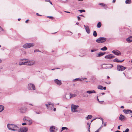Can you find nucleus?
I'll use <instances>...</instances> for the list:
<instances>
[{
  "mask_svg": "<svg viewBox=\"0 0 132 132\" xmlns=\"http://www.w3.org/2000/svg\"><path fill=\"white\" fill-rule=\"evenodd\" d=\"M7 126L9 129L11 130L16 131L19 129L18 126L14 124H8Z\"/></svg>",
  "mask_w": 132,
  "mask_h": 132,
  "instance_id": "nucleus-1",
  "label": "nucleus"
},
{
  "mask_svg": "<svg viewBox=\"0 0 132 132\" xmlns=\"http://www.w3.org/2000/svg\"><path fill=\"white\" fill-rule=\"evenodd\" d=\"M47 109L48 110H52L54 107V104L50 102H47V104H45Z\"/></svg>",
  "mask_w": 132,
  "mask_h": 132,
  "instance_id": "nucleus-2",
  "label": "nucleus"
},
{
  "mask_svg": "<svg viewBox=\"0 0 132 132\" xmlns=\"http://www.w3.org/2000/svg\"><path fill=\"white\" fill-rule=\"evenodd\" d=\"M106 40V38L104 37H100L96 40L97 43H101L105 42Z\"/></svg>",
  "mask_w": 132,
  "mask_h": 132,
  "instance_id": "nucleus-3",
  "label": "nucleus"
},
{
  "mask_svg": "<svg viewBox=\"0 0 132 132\" xmlns=\"http://www.w3.org/2000/svg\"><path fill=\"white\" fill-rule=\"evenodd\" d=\"M28 89L29 90H34L36 89L35 86L33 84L30 83L28 86Z\"/></svg>",
  "mask_w": 132,
  "mask_h": 132,
  "instance_id": "nucleus-4",
  "label": "nucleus"
},
{
  "mask_svg": "<svg viewBox=\"0 0 132 132\" xmlns=\"http://www.w3.org/2000/svg\"><path fill=\"white\" fill-rule=\"evenodd\" d=\"M34 46V44L33 43H26L23 45V47L24 48H27L32 47Z\"/></svg>",
  "mask_w": 132,
  "mask_h": 132,
  "instance_id": "nucleus-5",
  "label": "nucleus"
},
{
  "mask_svg": "<svg viewBox=\"0 0 132 132\" xmlns=\"http://www.w3.org/2000/svg\"><path fill=\"white\" fill-rule=\"evenodd\" d=\"M117 70L119 71H122L124 70L126 68L123 67V66L118 65L117 66Z\"/></svg>",
  "mask_w": 132,
  "mask_h": 132,
  "instance_id": "nucleus-6",
  "label": "nucleus"
},
{
  "mask_svg": "<svg viewBox=\"0 0 132 132\" xmlns=\"http://www.w3.org/2000/svg\"><path fill=\"white\" fill-rule=\"evenodd\" d=\"M78 105H75L73 104L71 105V110L73 112H75L77 111L76 109L78 107Z\"/></svg>",
  "mask_w": 132,
  "mask_h": 132,
  "instance_id": "nucleus-7",
  "label": "nucleus"
},
{
  "mask_svg": "<svg viewBox=\"0 0 132 132\" xmlns=\"http://www.w3.org/2000/svg\"><path fill=\"white\" fill-rule=\"evenodd\" d=\"M28 130V128L23 127L19 129L18 132H27Z\"/></svg>",
  "mask_w": 132,
  "mask_h": 132,
  "instance_id": "nucleus-8",
  "label": "nucleus"
},
{
  "mask_svg": "<svg viewBox=\"0 0 132 132\" xmlns=\"http://www.w3.org/2000/svg\"><path fill=\"white\" fill-rule=\"evenodd\" d=\"M28 111V109L25 107H21L20 109V112L21 113H25Z\"/></svg>",
  "mask_w": 132,
  "mask_h": 132,
  "instance_id": "nucleus-9",
  "label": "nucleus"
},
{
  "mask_svg": "<svg viewBox=\"0 0 132 132\" xmlns=\"http://www.w3.org/2000/svg\"><path fill=\"white\" fill-rule=\"evenodd\" d=\"M115 57V56L112 54L108 55L105 56V58L106 59H111Z\"/></svg>",
  "mask_w": 132,
  "mask_h": 132,
  "instance_id": "nucleus-10",
  "label": "nucleus"
},
{
  "mask_svg": "<svg viewBox=\"0 0 132 132\" xmlns=\"http://www.w3.org/2000/svg\"><path fill=\"white\" fill-rule=\"evenodd\" d=\"M112 52L117 55H119L121 54V52L118 50H113L112 51Z\"/></svg>",
  "mask_w": 132,
  "mask_h": 132,
  "instance_id": "nucleus-11",
  "label": "nucleus"
},
{
  "mask_svg": "<svg viewBox=\"0 0 132 132\" xmlns=\"http://www.w3.org/2000/svg\"><path fill=\"white\" fill-rule=\"evenodd\" d=\"M57 129H55V126H51L50 128V131L51 132H56Z\"/></svg>",
  "mask_w": 132,
  "mask_h": 132,
  "instance_id": "nucleus-12",
  "label": "nucleus"
},
{
  "mask_svg": "<svg viewBox=\"0 0 132 132\" xmlns=\"http://www.w3.org/2000/svg\"><path fill=\"white\" fill-rule=\"evenodd\" d=\"M24 120H27L29 122V125H31L32 123V120L30 118H29L27 117H24Z\"/></svg>",
  "mask_w": 132,
  "mask_h": 132,
  "instance_id": "nucleus-13",
  "label": "nucleus"
},
{
  "mask_svg": "<svg viewBox=\"0 0 132 132\" xmlns=\"http://www.w3.org/2000/svg\"><path fill=\"white\" fill-rule=\"evenodd\" d=\"M54 81L55 83L59 85H60L62 84L61 81L57 79H55Z\"/></svg>",
  "mask_w": 132,
  "mask_h": 132,
  "instance_id": "nucleus-14",
  "label": "nucleus"
},
{
  "mask_svg": "<svg viewBox=\"0 0 132 132\" xmlns=\"http://www.w3.org/2000/svg\"><path fill=\"white\" fill-rule=\"evenodd\" d=\"M106 53L105 52H100L97 54L96 56L99 57L104 55Z\"/></svg>",
  "mask_w": 132,
  "mask_h": 132,
  "instance_id": "nucleus-15",
  "label": "nucleus"
},
{
  "mask_svg": "<svg viewBox=\"0 0 132 132\" xmlns=\"http://www.w3.org/2000/svg\"><path fill=\"white\" fill-rule=\"evenodd\" d=\"M29 62L30 66H31L35 64L36 62L34 60H29Z\"/></svg>",
  "mask_w": 132,
  "mask_h": 132,
  "instance_id": "nucleus-16",
  "label": "nucleus"
},
{
  "mask_svg": "<svg viewBox=\"0 0 132 132\" xmlns=\"http://www.w3.org/2000/svg\"><path fill=\"white\" fill-rule=\"evenodd\" d=\"M24 60L25 61L24 62V65H28L30 66L29 62V60L28 59H24Z\"/></svg>",
  "mask_w": 132,
  "mask_h": 132,
  "instance_id": "nucleus-17",
  "label": "nucleus"
},
{
  "mask_svg": "<svg viewBox=\"0 0 132 132\" xmlns=\"http://www.w3.org/2000/svg\"><path fill=\"white\" fill-rule=\"evenodd\" d=\"M125 119V116L122 114H120L119 118V119L121 121H123Z\"/></svg>",
  "mask_w": 132,
  "mask_h": 132,
  "instance_id": "nucleus-18",
  "label": "nucleus"
},
{
  "mask_svg": "<svg viewBox=\"0 0 132 132\" xmlns=\"http://www.w3.org/2000/svg\"><path fill=\"white\" fill-rule=\"evenodd\" d=\"M123 112L125 113L128 114L129 113H131V110H123Z\"/></svg>",
  "mask_w": 132,
  "mask_h": 132,
  "instance_id": "nucleus-19",
  "label": "nucleus"
},
{
  "mask_svg": "<svg viewBox=\"0 0 132 132\" xmlns=\"http://www.w3.org/2000/svg\"><path fill=\"white\" fill-rule=\"evenodd\" d=\"M124 61V60H122L121 61L119 60L117 58H116L113 60L114 62H121Z\"/></svg>",
  "mask_w": 132,
  "mask_h": 132,
  "instance_id": "nucleus-20",
  "label": "nucleus"
},
{
  "mask_svg": "<svg viewBox=\"0 0 132 132\" xmlns=\"http://www.w3.org/2000/svg\"><path fill=\"white\" fill-rule=\"evenodd\" d=\"M99 5L103 6L104 7V8L105 9H106L107 8V5L103 3H100L99 4Z\"/></svg>",
  "mask_w": 132,
  "mask_h": 132,
  "instance_id": "nucleus-21",
  "label": "nucleus"
},
{
  "mask_svg": "<svg viewBox=\"0 0 132 132\" xmlns=\"http://www.w3.org/2000/svg\"><path fill=\"white\" fill-rule=\"evenodd\" d=\"M86 93H87L90 94L92 93H96V92L94 90H88L86 92Z\"/></svg>",
  "mask_w": 132,
  "mask_h": 132,
  "instance_id": "nucleus-22",
  "label": "nucleus"
},
{
  "mask_svg": "<svg viewBox=\"0 0 132 132\" xmlns=\"http://www.w3.org/2000/svg\"><path fill=\"white\" fill-rule=\"evenodd\" d=\"M85 30L87 33L89 34L90 33V29L88 26H87V27L86 28Z\"/></svg>",
  "mask_w": 132,
  "mask_h": 132,
  "instance_id": "nucleus-23",
  "label": "nucleus"
},
{
  "mask_svg": "<svg viewBox=\"0 0 132 132\" xmlns=\"http://www.w3.org/2000/svg\"><path fill=\"white\" fill-rule=\"evenodd\" d=\"M77 96V95L76 94H70V95L69 96L70 97H69V99L70 98H72L73 97H76Z\"/></svg>",
  "mask_w": 132,
  "mask_h": 132,
  "instance_id": "nucleus-24",
  "label": "nucleus"
},
{
  "mask_svg": "<svg viewBox=\"0 0 132 132\" xmlns=\"http://www.w3.org/2000/svg\"><path fill=\"white\" fill-rule=\"evenodd\" d=\"M126 40L128 43H130L132 42V38H130V37H129L126 39Z\"/></svg>",
  "mask_w": 132,
  "mask_h": 132,
  "instance_id": "nucleus-25",
  "label": "nucleus"
},
{
  "mask_svg": "<svg viewBox=\"0 0 132 132\" xmlns=\"http://www.w3.org/2000/svg\"><path fill=\"white\" fill-rule=\"evenodd\" d=\"M4 109V106L3 105H0V112H2Z\"/></svg>",
  "mask_w": 132,
  "mask_h": 132,
  "instance_id": "nucleus-26",
  "label": "nucleus"
},
{
  "mask_svg": "<svg viewBox=\"0 0 132 132\" xmlns=\"http://www.w3.org/2000/svg\"><path fill=\"white\" fill-rule=\"evenodd\" d=\"M92 116L91 115H88L87 117H86V120H88L92 118Z\"/></svg>",
  "mask_w": 132,
  "mask_h": 132,
  "instance_id": "nucleus-27",
  "label": "nucleus"
},
{
  "mask_svg": "<svg viewBox=\"0 0 132 132\" xmlns=\"http://www.w3.org/2000/svg\"><path fill=\"white\" fill-rule=\"evenodd\" d=\"M101 24L100 22H99L97 23V27L98 28H100L101 27Z\"/></svg>",
  "mask_w": 132,
  "mask_h": 132,
  "instance_id": "nucleus-28",
  "label": "nucleus"
},
{
  "mask_svg": "<svg viewBox=\"0 0 132 132\" xmlns=\"http://www.w3.org/2000/svg\"><path fill=\"white\" fill-rule=\"evenodd\" d=\"M107 49V48L106 46H104L103 47L101 48V50L102 51H106Z\"/></svg>",
  "mask_w": 132,
  "mask_h": 132,
  "instance_id": "nucleus-29",
  "label": "nucleus"
},
{
  "mask_svg": "<svg viewBox=\"0 0 132 132\" xmlns=\"http://www.w3.org/2000/svg\"><path fill=\"white\" fill-rule=\"evenodd\" d=\"M93 35L95 37H96L97 36V34L96 31H94L93 32Z\"/></svg>",
  "mask_w": 132,
  "mask_h": 132,
  "instance_id": "nucleus-30",
  "label": "nucleus"
},
{
  "mask_svg": "<svg viewBox=\"0 0 132 132\" xmlns=\"http://www.w3.org/2000/svg\"><path fill=\"white\" fill-rule=\"evenodd\" d=\"M103 87L101 85H99L98 86L97 88L98 89H100L103 90Z\"/></svg>",
  "mask_w": 132,
  "mask_h": 132,
  "instance_id": "nucleus-31",
  "label": "nucleus"
},
{
  "mask_svg": "<svg viewBox=\"0 0 132 132\" xmlns=\"http://www.w3.org/2000/svg\"><path fill=\"white\" fill-rule=\"evenodd\" d=\"M108 65V66L107 67L109 68H111L113 67V65L112 64H109Z\"/></svg>",
  "mask_w": 132,
  "mask_h": 132,
  "instance_id": "nucleus-32",
  "label": "nucleus"
},
{
  "mask_svg": "<svg viewBox=\"0 0 132 132\" xmlns=\"http://www.w3.org/2000/svg\"><path fill=\"white\" fill-rule=\"evenodd\" d=\"M126 4H130L131 3V0H126L125 1Z\"/></svg>",
  "mask_w": 132,
  "mask_h": 132,
  "instance_id": "nucleus-33",
  "label": "nucleus"
},
{
  "mask_svg": "<svg viewBox=\"0 0 132 132\" xmlns=\"http://www.w3.org/2000/svg\"><path fill=\"white\" fill-rule=\"evenodd\" d=\"M91 123H90L89 122H88L87 123V124L88 125L89 127L88 128V131H89V129H90V125Z\"/></svg>",
  "mask_w": 132,
  "mask_h": 132,
  "instance_id": "nucleus-34",
  "label": "nucleus"
},
{
  "mask_svg": "<svg viewBox=\"0 0 132 132\" xmlns=\"http://www.w3.org/2000/svg\"><path fill=\"white\" fill-rule=\"evenodd\" d=\"M79 11L81 13H82L83 12H85L86 11L85 10H79Z\"/></svg>",
  "mask_w": 132,
  "mask_h": 132,
  "instance_id": "nucleus-35",
  "label": "nucleus"
},
{
  "mask_svg": "<svg viewBox=\"0 0 132 132\" xmlns=\"http://www.w3.org/2000/svg\"><path fill=\"white\" fill-rule=\"evenodd\" d=\"M98 50L97 49H94L93 50H90V51L91 52H95L96 51H97Z\"/></svg>",
  "mask_w": 132,
  "mask_h": 132,
  "instance_id": "nucleus-36",
  "label": "nucleus"
},
{
  "mask_svg": "<svg viewBox=\"0 0 132 132\" xmlns=\"http://www.w3.org/2000/svg\"><path fill=\"white\" fill-rule=\"evenodd\" d=\"M81 80L80 79H79V78H76V79H74L73 80V81H75V80Z\"/></svg>",
  "mask_w": 132,
  "mask_h": 132,
  "instance_id": "nucleus-37",
  "label": "nucleus"
},
{
  "mask_svg": "<svg viewBox=\"0 0 132 132\" xmlns=\"http://www.w3.org/2000/svg\"><path fill=\"white\" fill-rule=\"evenodd\" d=\"M129 131V129H128V128H127L126 129L125 131H123V132H128Z\"/></svg>",
  "mask_w": 132,
  "mask_h": 132,
  "instance_id": "nucleus-38",
  "label": "nucleus"
},
{
  "mask_svg": "<svg viewBox=\"0 0 132 132\" xmlns=\"http://www.w3.org/2000/svg\"><path fill=\"white\" fill-rule=\"evenodd\" d=\"M101 127H101L98 129L95 132H99V129H100L101 128Z\"/></svg>",
  "mask_w": 132,
  "mask_h": 132,
  "instance_id": "nucleus-39",
  "label": "nucleus"
},
{
  "mask_svg": "<svg viewBox=\"0 0 132 132\" xmlns=\"http://www.w3.org/2000/svg\"><path fill=\"white\" fill-rule=\"evenodd\" d=\"M65 127H63L62 128V130L61 131H62L64 130L65 129Z\"/></svg>",
  "mask_w": 132,
  "mask_h": 132,
  "instance_id": "nucleus-40",
  "label": "nucleus"
},
{
  "mask_svg": "<svg viewBox=\"0 0 132 132\" xmlns=\"http://www.w3.org/2000/svg\"><path fill=\"white\" fill-rule=\"evenodd\" d=\"M38 51H39V50H35L34 51V52H38Z\"/></svg>",
  "mask_w": 132,
  "mask_h": 132,
  "instance_id": "nucleus-41",
  "label": "nucleus"
},
{
  "mask_svg": "<svg viewBox=\"0 0 132 132\" xmlns=\"http://www.w3.org/2000/svg\"><path fill=\"white\" fill-rule=\"evenodd\" d=\"M47 17L50 19H52L53 18L52 16H48Z\"/></svg>",
  "mask_w": 132,
  "mask_h": 132,
  "instance_id": "nucleus-42",
  "label": "nucleus"
},
{
  "mask_svg": "<svg viewBox=\"0 0 132 132\" xmlns=\"http://www.w3.org/2000/svg\"><path fill=\"white\" fill-rule=\"evenodd\" d=\"M23 63H24V62H22V63H19V65H24V64H23Z\"/></svg>",
  "mask_w": 132,
  "mask_h": 132,
  "instance_id": "nucleus-43",
  "label": "nucleus"
},
{
  "mask_svg": "<svg viewBox=\"0 0 132 132\" xmlns=\"http://www.w3.org/2000/svg\"><path fill=\"white\" fill-rule=\"evenodd\" d=\"M0 30L2 31H4L3 29L1 26L0 27Z\"/></svg>",
  "mask_w": 132,
  "mask_h": 132,
  "instance_id": "nucleus-44",
  "label": "nucleus"
},
{
  "mask_svg": "<svg viewBox=\"0 0 132 132\" xmlns=\"http://www.w3.org/2000/svg\"><path fill=\"white\" fill-rule=\"evenodd\" d=\"M26 123L25 122L23 123H22V125H26Z\"/></svg>",
  "mask_w": 132,
  "mask_h": 132,
  "instance_id": "nucleus-45",
  "label": "nucleus"
},
{
  "mask_svg": "<svg viewBox=\"0 0 132 132\" xmlns=\"http://www.w3.org/2000/svg\"><path fill=\"white\" fill-rule=\"evenodd\" d=\"M78 20H80V18L79 16L77 17Z\"/></svg>",
  "mask_w": 132,
  "mask_h": 132,
  "instance_id": "nucleus-46",
  "label": "nucleus"
},
{
  "mask_svg": "<svg viewBox=\"0 0 132 132\" xmlns=\"http://www.w3.org/2000/svg\"><path fill=\"white\" fill-rule=\"evenodd\" d=\"M106 122H105L104 123V126H106Z\"/></svg>",
  "mask_w": 132,
  "mask_h": 132,
  "instance_id": "nucleus-47",
  "label": "nucleus"
},
{
  "mask_svg": "<svg viewBox=\"0 0 132 132\" xmlns=\"http://www.w3.org/2000/svg\"><path fill=\"white\" fill-rule=\"evenodd\" d=\"M105 82L107 84H109L111 83V82L110 81H109L108 82Z\"/></svg>",
  "mask_w": 132,
  "mask_h": 132,
  "instance_id": "nucleus-48",
  "label": "nucleus"
},
{
  "mask_svg": "<svg viewBox=\"0 0 132 132\" xmlns=\"http://www.w3.org/2000/svg\"><path fill=\"white\" fill-rule=\"evenodd\" d=\"M106 87H103V89H104V90H105L106 89Z\"/></svg>",
  "mask_w": 132,
  "mask_h": 132,
  "instance_id": "nucleus-49",
  "label": "nucleus"
},
{
  "mask_svg": "<svg viewBox=\"0 0 132 132\" xmlns=\"http://www.w3.org/2000/svg\"><path fill=\"white\" fill-rule=\"evenodd\" d=\"M45 1L46 2H50V0H45Z\"/></svg>",
  "mask_w": 132,
  "mask_h": 132,
  "instance_id": "nucleus-50",
  "label": "nucleus"
},
{
  "mask_svg": "<svg viewBox=\"0 0 132 132\" xmlns=\"http://www.w3.org/2000/svg\"><path fill=\"white\" fill-rule=\"evenodd\" d=\"M85 94H86L85 93ZM88 96L87 95L85 94V95L84 96V97H88Z\"/></svg>",
  "mask_w": 132,
  "mask_h": 132,
  "instance_id": "nucleus-51",
  "label": "nucleus"
},
{
  "mask_svg": "<svg viewBox=\"0 0 132 132\" xmlns=\"http://www.w3.org/2000/svg\"><path fill=\"white\" fill-rule=\"evenodd\" d=\"M119 126L118 127V129H120V126Z\"/></svg>",
  "mask_w": 132,
  "mask_h": 132,
  "instance_id": "nucleus-52",
  "label": "nucleus"
},
{
  "mask_svg": "<svg viewBox=\"0 0 132 132\" xmlns=\"http://www.w3.org/2000/svg\"><path fill=\"white\" fill-rule=\"evenodd\" d=\"M29 20H26L25 21V22L26 23H27L28 22V21H29Z\"/></svg>",
  "mask_w": 132,
  "mask_h": 132,
  "instance_id": "nucleus-53",
  "label": "nucleus"
},
{
  "mask_svg": "<svg viewBox=\"0 0 132 132\" xmlns=\"http://www.w3.org/2000/svg\"><path fill=\"white\" fill-rule=\"evenodd\" d=\"M35 112L36 114H39L40 113L39 112Z\"/></svg>",
  "mask_w": 132,
  "mask_h": 132,
  "instance_id": "nucleus-54",
  "label": "nucleus"
},
{
  "mask_svg": "<svg viewBox=\"0 0 132 132\" xmlns=\"http://www.w3.org/2000/svg\"><path fill=\"white\" fill-rule=\"evenodd\" d=\"M64 12H66V13H70V12H68V11H64Z\"/></svg>",
  "mask_w": 132,
  "mask_h": 132,
  "instance_id": "nucleus-55",
  "label": "nucleus"
},
{
  "mask_svg": "<svg viewBox=\"0 0 132 132\" xmlns=\"http://www.w3.org/2000/svg\"><path fill=\"white\" fill-rule=\"evenodd\" d=\"M56 110V109L55 108H54L53 109V111H55Z\"/></svg>",
  "mask_w": 132,
  "mask_h": 132,
  "instance_id": "nucleus-56",
  "label": "nucleus"
},
{
  "mask_svg": "<svg viewBox=\"0 0 132 132\" xmlns=\"http://www.w3.org/2000/svg\"><path fill=\"white\" fill-rule=\"evenodd\" d=\"M121 108H122V109H123L124 108V107L123 106H121Z\"/></svg>",
  "mask_w": 132,
  "mask_h": 132,
  "instance_id": "nucleus-57",
  "label": "nucleus"
},
{
  "mask_svg": "<svg viewBox=\"0 0 132 132\" xmlns=\"http://www.w3.org/2000/svg\"><path fill=\"white\" fill-rule=\"evenodd\" d=\"M115 132H121L119 130H117Z\"/></svg>",
  "mask_w": 132,
  "mask_h": 132,
  "instance_id": "nucleus-58",
  "label": "nucleus"
},
{
  "mask_svg": "<svg viewBox=\"0 0 132 132\" xmlns=\"http://www.w3.org/2000/svg\"><path fill=\"white\" fill-rule=\"evenodd\" d=\"M116 0H113V1L112 2L113 3H114L115 2V1H116Z\"/></svg>",
  "mask_w": 132,
  "mask_h": 132,
  "instance_id": "nucleus-59",
  "label": "nucleus"
},
{
  "mask_svg": "<svg viewBox=\"0 0 132 132\" xmlns=\"http://www.w3.org/2000/svg\"><path fill=\"white\" fill-rule=\"evenodd\" d=\"M101 94H102V95H104L105 94V93H101Z\"/></svg>",
  "mask_w": 132,
  "mask_h": 132,
  "instance_id": "nucleus-60",
  "label": "nucleus"
},
{
  "mask_svg": "<svg viewBox=\"0 0 132 132\" xmlns=\"http://www.w3.org/2000/svg\"><path fill=\"white\" fill-rule=\"evenodd\" d=\"M2 62V60L0 59V63H1Z\"/></svg>",
  "mask_w": 132,
  "mask_h": 132,
  "instance_id": "nucleus-61",
  "label": "nucleus"
},
{
  "mask_svg": "<svg viewBox=\"0 0 132 132\" xmlns=\"http://www.w3.org/2000/svg\"><path fill=\"white\" fill-rule=\"evenodd\" d=\"M107 79H109L110 78L108 76H107Z\"/></svg>",
  "mask_w": 132,
  "mask_h": 132,
  "instance_id": "nucleus-62",
  "label": "nucleus"
},
{
  "mask_svg": "<svg viewBox=\"0 0 132 132\" xmlns=\"http://www.w3.org/2000/svg\"><path fill=\"white\" fill-rule=\"evenodd\" d=\"M68 128L65 127V129H66V130H67L68 129Z\"/></svg>",
  "mask_w": 132,
  "mask_h": 132,
  "instance_id": "nucleus-63",
  "label": "nucleus"
},
{
  "mask_svg": "<svg viewBox=\"0 0 132 132\" xmlns=\"http://www.w3.org/2000/svg\"><path fill=\"white\" fill-rule=\"evenodd\" d=\"M100 119L102 120V121L103 120V119L102 118H101Z\"/></svg>",
  "mask_w": 132,
  "mask_h": 132,
  "instance_id": "nucleus-64",
  "label": "nucleus"
}]
</instances>
